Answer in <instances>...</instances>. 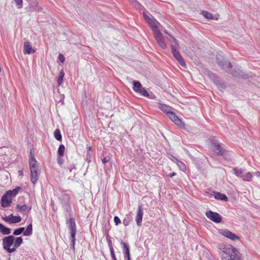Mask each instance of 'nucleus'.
I'll return each mask as SVG.
<instances>
[{"label":"nucleus","mask_w":260,"mask_h":260,"mask_svg":"<svg viewBox=\"0 0 260 260\" xmlns=\"http://www.w3.org/2000/svg\"><path fill=\"white\" fill-rule=\"evenodd\" d=\"M171 156H172V158H171V159L172 160V161H173V162H176V160L175 159V158H176V157H175L174 156H172V155Z\"/></svg>","instance_id":"obj_57"},{"label":"nucleus","mask_w":260,"mask_h":260,"mask_svg":"<svg viewBox=\"0 0 260 260\" xmlns=\"http://www.w3.org/2000/svg\"><path fill=\"white\" fill-rule=\"evenodd\" d=\"M1 233L3 234L7 235L10 233V229H0Z\"/></svg>","instance_id":"obj_44"},{"label":"nucleus","mask_w":260,"mask_h":260,"mask_svg":"<svg viewBox=\"0 0 260 260\" xmlns=\"http://www.w3.org/2000/svg\"><path fill=\"white\" fill-rule=\"evenodd\" d=\"M87 149H88V152H90V151L91 150V146H89L87 147Z\"/></svg>","instance_id":"obj_60"},{"label":"nucleus","mask_w":260,"mask_h":260,"mask_svg":"<svg viewBox=\"0 0 260 260\" xmlns=\"http://www.w3.org/2000/svg\"><path fill=\"white\" fill-rule=\"evenodd\" d=\"M146 97L150 99H155L156 98L155 95L152 92H148V95H147Z\"/></svg>","instance_id":"obj_48"},{"label":"nucleus","mask_w":260,"mask_h":260,"mask_svg":"<svg viewBox=\"0 0 260 260\" xmlns=\"http://www.w3.org/2000/svg\"><path fill=\"white\" fill-rule=\"evenodd\" d=\"M22 242L21 237H18L15 240L13 236L6 237L3 239V248L9 253L13 252L21 245Z\"/></svg>","instance_id":"obj_2"},{"label":"nucleus","mask_w":260,"mask_h":260,"mask_svg":"<svg viewBox=\"0 0 260 260\" xmlns=\"http://www.w3.org/2000/svg\"><path fill=\"white\" fill-rule=\"evenodd\" d=\"M214 198L218 200L228 201V198L225 194H222L220 192L214 191L213 192Z\"/></svg>","instance_id":"obj_15"},{"label":"nucleus","mask_w":260,"mask_h":260,"mask_svg":"<svg viewBox=\"0 0 260 260\" xmlns=\"http://www.w3.org/2000/svg\"><path fill=\"white\" fill-rule=\"evenodd\" d=\"M252 177V174L249 173V172H247L245 174H243L242 176H241V178L244 180V181H249L250 180V179H251Z\"/></svg>","instance_id":"obj_27"},{"label":"nucleus","mask_w":260,"mask_h":260,"mask_svg":"<svg viewBox=\"0 0 260 260\" xmlns=\"http://www.w3.org/2000/svg\"><path fill=\"white\" fill-rule=\"evenodd\" d=\"M133 217L131 214L125 215L124 219H123V224L125 226H128L130 223L132 222Z\"/></svg>","instance_id":"obj_18"},{"label":"nucleus","mask_w":260,"mask_h":260,"mask_svg":"<svg viewBox=\"0 0 260 260\" xmlns=\"http://www.w3.org/2000/svg\"><path fill=\"white\" fill-rule=\"evenodd\" d=\"M65 147L63 144H60L58 147L57 150V154L58 156H63L64 151H65Z\"/></svg>","instance_id":"obj_26"},{"label":"nucleus","mask_w":260,"mask_h":260,"mask_svg":"<svg viewBox=\"0 0 260 260\" xmlns=\"http://www.w3.org/2000/svg\"><path fill=\"white\" fill-rule=\"evenodd\" d=\"M233 171L234 172V174L237 176L241 178L242 175H243V171L242 169H237L236 168H234L233 169Z\"/></svg>","instance_id":"obj_31"},{"label":"nucleus","mask_w":260,"mask_h":260,"mask_svg":"<svg viewBox=\"0 0 260 260\" xmlns=\"http://www.w3.org/2000/svg\"><path fill=\"white\" fill-rule=\"evenodd\" d=\"M219 249L220 256L222 260H242L240 252L231 245L220 244Z\"/></svg>","instance_id":"obj_1"},{"label":"nucleus","mask_w":260,"mask_h":260,"mask_svg":"<svg viewBox=\"0 0 260 260\" xmlns=\"http://www.w3.org/2000/svg\"><path fill=\"white\" fill-rule=\"evenodd\" d=\"M32 229H26V230H24L23 232H22L23 235L26 236H30L32 234Z\"/></svg>","instance_id":"obj_36"},{"label":"nucleus","mask_w":260,"mask_h":260,"mask_svg":"<svg viewBox=\"0 0 260 260\" xmlns=\"http://www.w3.org/2000/svg\"><path fill=\"white\" fill-rule=\"evenodd\" d=\"M142 91V89L140 88V89H139L137 91H136V92H137L140 94L141 93Z\"/></svg>","instance_id":"obj_58"},{"label":"nucleus","mask_w":260,"mask_h":260,"mask_svg":"<svg viewBox=\"0 0 260 260\" xmlns=\"http://www.w3.org/2000/svg\"><path fill=\"white\" fill-rule=\"evenodd\" d=\"M121 244L123 246L124 251H129V247L126 244H125V243H122Z\"/></svg>","instance_id":"obj_50"},{"label":"nucleus","mask_w":260,"mask_h":260,"mask_svg":"<svg viewBox=\"0 0 260 260\" xmlns=\"http://www.w3.org/2000/svg\"><path fill=\"white\" fill-rule=\"evenodd\" d=\"M114 222H115L116 225H118L121 222V220H120V218L118 216H115L114 217Z\"/></svg>","instance_id":"obj_47"},{"label":"nucleus","mask_w":260,"mask_h":260,"mask_svg":"<svg viewBox=\"0 0 260 260\" xmlns=\"http://www.w3.org/2000/svg\"><path fill=\"white\" fill-rule=\"evenodd\" d=\"M35 52V50L32 49L31 45L29 41H25L24 43L23 53L24 54H30Z\"/></svg>","instance_id":"obj_13"},{"label":"nucleus","mask_w":260,"mask_h":260,"mask_svg":"<svg viewBox=\"0 0 260 260\" xmlns=\"http://www.w3.org/2000/svg\"><path fill=\"white\" fill-rule=\"evenodd\" d=\"M110 159V157L109 156H107L104 157L103 158H102V161L103 164H105L106 163L109 162Z\"/></svg>","instance_id":"obj_43"},{"label":"nucleus","mask_w":260,"mask_h":260,"mask_svg":"<svg viewBox=\"0 0 260 260\" xmlns=\"http://www.w3.org/2000/svg\"><path fill=\"white\" fill-rule=\"evenodd\" d=\"M229 73L233 76L238 78L246 79L247 78V75L245 74L239 68L235 67L234 69L232 68L231 71Z\"/></svg>","instance_id":"obj_10"},{"label":"nucleus","mask_w":260,"mask_h":260,"mask_svg":"<svg viewBox=\"0 0 260 260\" xmlns=\"http://www.w3.org/2000/svg\"><path fill=\"white\" fill-rule=\"evenodd\" d=\"M58 59L62 63H63L64 61V60H65V58H64V56L62 54H59L58 55Z\"/></svg>","instance_id":"obj_49"},{"label":"nucleus","mask_w":260,"mask_h":260,"mask_svg":"<svg viewBox=\"0 0 260 260\" xmlns=\"http://www.w3.org/2000/svg\"><path fill=\"white\" fill-rule=\"evenodd\" d=\"M222 52H218L216 55V60L218 65L226 72L230 73L233 67L232 64L224 58Z\"/></svg>","instance_id":"obj_3"},{"label":"nucleus","mask_w":260,"mask_h":260,"mask_svg":"<svg viewBox=\"0 0 260 260\" xmlns=\"http://www.w3.org/2000/svg\"><path fill=\"white\" fill-rule=\"evenodd\" d=\"M176 175V173H175V172H173L172 173L170 174L169 175V176L170 177L172 178V177H173L175 176Z\"/></svg>","instance_id":"obj_54"},{"label":"nucleus","mask_w":260,"mask_h":260,"mask_svg":"<svg viewBox=\"0 0 260 260\" xmlns=\"http://www.w3.org/2000/svg\"><path fill=\"white\" fill-rule=\"evenodd\" d=\"M211 149L217 155L223 156L226 153V150L221 147L220 144L213 141L211 144Z\"/></svg>","instance_id":"obj_4"},{"label":"nucleus","mask_w":260,"mask_h":260,"mask_svg":"<svg viewBox=\"0 0 260 260\" xmlns=\"http://www.w3.org/2000/svg\"><path fill=\"white\" fill-rule=\"evenodd\" d=\"M177 60L182 67L184 68L186 67V63L182 56L180 57V58L179 59H178Z\"/></svg>","instance_id":"obj_38"},{"label":"nucleus","mask_w":260,"mask_h":260,"mask_svg":"<svg viewBox=\"0 0 260 260\" xmlns=\"http://www.w3.org/2000/svg\"><path fill=\"white\" fill-rule=\"evenodd\" d=\"M63 208L67 212H70L71 210V208L70 205L68 204V203H64L63 205Z\"/></svg>","instance_id":"obj_37"},{"label":"nucleus","mask_w":260,"mask_h":260,"mask_svg":"<svg viewBox=\"0 0 260 260\" xmlns=\"http://www.w3.org/2000/svg\"><path fill=\"white\" fill-rule=\"evenodd\" d=\"M126 259L127 260H131V257L126 258Z\"/></svg>","instance_id":"obj_64"},{"label":"nucleus","mask_w":260,"mask_h":260,"mask_svg":"<svg viewBox=\"0 0 260 260\" xmlns=\"http://www.w3.org/2000/svg\"><path fill=\"white\" fill-rule=\"evenodd\" d=\"M154 36L159 47L163 49H165L167 45L163 39L161 32L160 31H156Z\"/></svg>","instance_id":"obj_11"},{"label":"nucleus","mask_w":260,"mask_h":260,"mask_svg":"<svg viewBox=\"0 0 260 260\" xmlns=\"http://www.w3.org/2000/svg\"><path fill=\"white\" fill-rule=\"evenodd\" d=\"M131 4L134 6H136L138 5V6H141L143 7V6L141 5L137 0H129Z\"/></svg>","instance_id":"obj_39"},{"label":"nucleus","mask_w":260,"mask_h":260,"mask_svg":"<svg viewBox=\"0 0 260 260\" xmlns=\"http://www.w3.org/2000/svg\"><path fill=\"white\" fill-rule=\"evenodd\" d=\"M104 222L105 223V228H107V224H108V225H109V222L108 221V220H105Z\"/></svg>","instance_id":"obj_56"},{"label":"nucleus","mask_w":260,"mask_h":260,"mask_svg":"<svg viewBox=\"0 0 260 260\" xmlns=\"http://www.w3.org/2000/svg\"><path fill=\"white\" fill-rule=\"evenodd\" d=\"M29 168L30 170V172L35 171H39L38 164H30Z\"/></svg>","instance_id":"obj_34"},{"label":"nucleus","mask_w":260,"mask_h":260,"mask_svg":"<svg viewBox=\"0 0 260 260\" xmlns=\"http://www.w3.org/2000/svg\"><path fill=\"white\" fill-rule=\"evenodd\" d=\"M21 189V187L20 186H17L16 187V188H14L12 190H9L8 191H7V194H9V195L12 197V198L15 197L18 191Z\"/></svg>","instance_id":"obj_21"},{"label":"nucleus","mask_w":260,"mask_h":260,"mask_svg":"<svg viewBox=\"0 0 260 260\" xmlns=\"http://www.w3.org/2000/svg\"><path fill=\"white\" fill-rule=\"evenodd\" d=\"M158 107L160 110L165 113L167 116L172 111L171 108L166 104L158 103Z\"/></svg>","instance_id":"obj_16"},{"label":"nucleus","mask_w":260,"mask_h":260,"mask_svg":"<svg viewBox=\"0 0 260 260\" xmlns=\"http://www.w3.org/2000/svg\"><path fill=\"white\" fill-rule=\"evenodd\" d=\"M39 171H35L30 172L31 181L34 184H35L38 180Z\"/></svg>","instance_id":"obj_19"},{"label":"nucleus","mask_w":260,"mask_h":260,"mask_svg":"<svg viewBox=\"0 0 260 260\" xmlns=\"http://www.w3.org/2000/svg\"><path fill=\"white\" fill-rule=\"evenodd\" d=\"M207 217L215 223H220L222 220V217L217 212L208 211L206 213Z\"/></svg>","instance_id":"obj_6"},{"label":"nucleus","mask_w":260,"mask_h":260,"mask_svg":"<svg viewBox=\"0 0 260 260\" xmlns=\"http://www.w3.org/2000/svg\"><path fill=\"white\" fill-rule=\"evenodd\" d=\"M0 228H7V227L5 226V225H4L3 224H2V223H0Z\"/></svg>","instance_id":"obj_61"},{"label":"nucleus","mask_w":260,"mask_h":260,"mask_svg":"<svg viewBox=\"0 0 260 260\" xmlns=\"http://www.w3.org/2000/svg\"><path fill=\"white\" fill-rule=\"evenodd\" d=\"M142 89V91L140 94L145 97H146L147 95H148V92L144 87H143Z\"/></svg>","instance_id":"obj_51"},{"label":"nucleus","mask_w":260,"mask_h":260,"mask_svg":"<svg viewBox=\"0 0 260 260\" xmlns=\"http://www.w3.org/2000/svg\"><path fill=\"white\" fill-rule=\"evenodd\" d=\"M54 136L57 141H61L62 136L61 135L60 131L58 128H57L55 130L54 132Z\"/></svg>","instance_id":"obj_25"},{"label":"nucleus","mask_w":260,"mask_h":260,"mask_svg":"<svg viewBox=\"0 0 260 260\" xmlns=\"http://www.w3.org/2000/svg\"><path fill=\"white\" fill-rule=\"evenodd\" d=\"M69 170H70V172H71L72 169H76V167H75V165H72V166H71V168H69Z\"/></svg>","instance_id":"obj_55"},{"label":"nucleus","mask_w":260,"mask_h":260,"mask_svg":"<svg viewBox=\"0 0 260 260\" xmlns=\"http://www.w3.org/2000/svg\"><path fill=\"white\" fill-rule=\"evenodd\" d=\"M62 157L63 156H58L57 161L59 165H61L64 162V159L62 158Z\"/></svg>","instance_id":"obj_46"},{"label":"nucleus","mask_w":260,"mask_h":260,"mask_svg":"<svg viewBox=\"0 0 260 260\" xmlns=\"http://www.w3.org/2000/svg\"><path fill=\"white\" fill-rule=\"evenodd\" d=\"M110 253H111V255L112 259L113 260H117L115 255L114 250L113 247L112 245V243H111V242H110Z\"/></svg>","instance_id":"obj_33"},{"label":"nucleus","mask_w":260,"mask_h":260,"mask_svg":"<svg viewBox=\"0 0 260 260\" xmlns=\"http://www.w3.org/2000/svg\"><path fill=\"white\" fill-rule=\"evenodd\" d=\"M175 159L176 160V164L180 169L182 171H184L186 170L185 164L183 162L179 160L177 158H175Z\"/></svg>","instance_id":"obj_30"},{"label":"nucleus","mask_w":260,"mask_h":260,"mask_svg":"<svg viewBox=\"0 0 260 260\" xmlns=\"http://www.w3.org/2000/svg\"><path fill=\"white\" fill-rule=\"evenodd\" d=\"M12 202V197L6 191L1 198V203L2 207L7 208L10 206Z\"/></svg>","instance_id":"obj_7"},{"label":"nucleus","mask_w":260,"mask_h":260,"mask_svg":"<svg viewBox=\"0 0 260 260\" xmlns=\"http://www.w3.org/2000/svg\"><path fill=\"white\" fill-rule=\"evenodd\" d=\"M29 3V7L33 9H36L38 7V3L37 0H29L28 1Z\"/></svg>","instance_id":"obj_32"},{"label":"nucleus","mask_w":260,"mask_h":260,"mask_svg":"<svg viewBox=\"0 0 260 260\" xmlns=\"http://www.w3.org/2000/svg\"><path fill=\"white\" fill-rule=\"evenodd\" d=\"M26 228H32L31 224H29V225H28Z\"/></svg>","instance_id":"obj_62"},{"label":"nucleus","mask_w":260,"mask_h":260,"mask_svg":"<svg viewBox=\"0 0 260 260\" xmlns=\"http://www.w3.org/2000/svg\"><path fill=\"white\" fill-rule=\"evenodd\" d=\"M91 155L90 152L87 151L86 154L85 159L89 163L91 161Z\"/></svg>","instance_id":"obj_40"},{"label":"nucleus","mask_w":260,"mask_h":260,"mask_svg":"<svg viewBox=\"0 0 260 260\" xmlns=\"http://www.w3.org/2000/svg\"><path fill=\"white\" fill-rule=\"evenodd\" d=\"M212 76L213 77L214 82L217 85L219 84V80L218 77L215 74H213Z\"/></svg>","instance_id":"obj_45"},{"label":"nucleus","mask_w":260,"mask_h":260,"mask_svg":"<svg viewBox=\"0 0 260 260\" xmlns=\"http://www.w3.org/2000/svg\"><path fill=\"white\" fill-rule=\"evenodd\" d=\"M133 89L135 92L137 91L140 88L142 89L143 88L141 83L138 81H133Z\"/></svg>","instance_id":"obj_23"},{"label":"nucleus","mask_w":260,"mask_h":260,"mask_svg":"<svg viewBox=\"0 0 260 260\" xmlns=\"http://www.w3.org/2000/svg\"><path fill=\"white\" fill-rule=\"evenodd\" d=\"M16 209L19 212H23L28 209V207L25 204L23 205H17L16 206Z\"/></svg>","instance_id":"obj_29"},{"label":"nucleus","mask_w":260,"mask_h":260,"mask_svg":"<svg viewBox=\"0 0 260 260\" xmlns=\"http://www.w3.org/2000/svg\"><path fill=\"white\" fill-rule=\"evenodd\" d=\"M169 118L175 124L179 126L181 128L184 127L185 124L181 119L179 118L175 113L172 111L167 115Z\"/></svg>","instance_id":"obj_5"},{"label":"nucleus","mask_w":260,"mask_h":260,"mask_svg":"<svg viewBox=\"0 0 260 260\" xmlns=\"http://www.w3.org/2000/svg\"><path fill=\"white\" fill-rule=\"evenodd\" d=\"M124 257L125 258L130 257L129 251H124Z\"/></svg>","instance_id":"obj_53"},{"label":"nucleus","mask_w":260,"mask_h":260,"mask_svg":"<svg viewBox=\"0 0 260 260\" xmlns=\"http://www.w3.org/2000/svg\"><path fill=\"white\" fill-rule=\"evenodd\" d=\"M172 38L174 41V43L171 45V51L173 56L176 60H177L178 59H179L182 56L178 50L179 45L177 42V40L174 38Z\"/></svg>","instance_id":"obj_8"},{"label":"nucleus","mask_w":260,"mask_h":260,"mask_svg":"<svg viewBox=\"0 0 260 260\" xmlns=\"http://www.w3.org/2000/svg\"><path fill=\"white\" fill-rule=\"evenodd\" d=\"M147 23L149 24V26L152 28V30L153 32V35H155V32H156V31H159L158 29V27L157 25L158 22L155 19H151L150 21H149Z\"/></svg>","instance_id":"obj_17"},{"label":"nucleus","mask_w":260,"mask_h":260,"mask_svg":"<svg viewBox=\"0 0 260 260\" xmlns=\"http://www.w3.org/2000/svg\"><path fill=\"white\" fill-rule=\"evenodd\" d=\"M219 233L223 235V236L233 240V241H236L239 240V237L237 236L235 234L231 232L230 231L224 229H220L219 230Z\"/></svg>","instance_id":"obj_9"},{"label":"nucleus","mask_w":260,"mask_h":260,"mask_svg":"<svg viewBox=\"0 0 260 260\" xmlns=\"http://www.w3.org/2000/svg\"><path fill=\"white\" fill-rule=\"evenodd\" d=\"M67 224L68 228H75V220L74 218H70L67 221Z\"/></svg>","instance_id":"obj_28"},{"label":"nucleus","mask_w":260,"mask_h":260,"mask_svg":"<svg viewBox=\"0 0 260 260\" xmlns=\"http://www.w3.org/2000/svg\"><path fill=\"white\" fill-rule=\"evenodd\" d=\"M24 230L25 229H18L14 232L13 234L15 235H19L21 234Z\"/></svg>","instance_id":"obj_41"},{"label":"nucleus","mask_w":260,"mask_h":260,"mask_svg":"<svg viewBox=\"0 0 260 260\" xmlns=\"http://www.w3.org/2000/svg\"><path fill=\"white\" fill-rule=\"evenodd\" d=\"M143 215V212L142 210V207L141 205H139L138 208L137 214L136 217V220L138 226H140L141 224Z\"/></svg>","instance_id":"obj_14"},{"label":"nucleus","mask_w":260,"mask_h":260,"mask_svg":"<svg viewBox=\"0 0 260 260\" xmlns=\"http://www.w3.org/2000/svg\"><path fill=\"white\" fill-rule=\"evenodd\" d=\"M32 155H34V154H33V151H32V150H30V156H32Z\"/></svg>","instance_id":"obj_59"},{"label":"nucleus","mask_w":260,"mask_h":260,"mask_svg":"<svg viewBox=\"0 0 260 260\" xmlns=\"http://www.w3.org/2000/svg\"><path fill=\"white\" fill-rule=\"evenodd\" d=\"M30 164H38V162L35 158V155L29 156V165Z\"/></svg>","instance_id":"obj_35"},{"label":"nucleus","mask_w":260,"mask_h":260,"mask_svg":"<svg viewBox=\"0 0 260 260\" xmlns=\"http://www.w3.org/2000/svg\"><path fill=\"white\" fill-rule=\"evenodd\" d=\"M18 9L22 8V0H14Z\"/></svg>","instance_id":"obj_42"},{"label":"nucleus","mask_w":260,"mask_h":260,"mask_svg":"<svg viewBox=\"0 0 260 260\" xmlns=\"http://www.w3.org/2000/svg\"><path fill=\"white\" fill-rule=\"evenodd\" d=\"M4 220L9 223H16L19 222L21 220V218L19 216H13L11 214L4 217Z\"/></svg>","instance_id":"obj_12"},{"label":"nucleus","mask_w":260,"mask_h":260,"mask_svg":"<svg viewBox=\"0 0 260 260\" xmlns=\"http://www.w3.org/2000/svg\"><path fill=\"white\" fill-rule=\"evenodd\" d=\"M202 14L206 18L209 20H217L218 19L217 18H215L212 13L206 11H203L202 12Z\"/></svg>","instance_id":"obj_20"},{"label":"nucleus","mask_w":260,"mask_h":260,"mask_svg":"<svg viewBox=\"0 0 260 260\" xmlns=\"http://www.w3.org/2000/svg\"><path fill=\"white\" fill-rule=\"evenodd\" d=\"M71 239L72 243V246L74 249L75 235H76V229H71L70 231Z\"/></svg>","instance_id":"obj_24"},{"label":"nucleus","mask_w":260,"mask_h":260,"mask_svg":"<svg viewBox=\"0 0 260 260\" xmlns=\"http://www.w3.org/2000/svg\"><path fill=\"white\" fill-rule=\"evenodd\" d=\"M143 17L145 21L148 23L150 20L151 19L149 17L146 15V14L145 12H143Z\"/></svg>","instance_id":"obj_52"},{"label":"nucleus","mask_w":260,"mask_h":260,"mask_svg":"<svg viewBox=\"0 0 260 260\" xmlns=\"http://www.w3.org/2000/svg\"><path fill=\"white\" fill-rule=\"evenodd\" d=\"M64 76V73L63 70L61 69L60 70V71L59 72V75H58L57 80V84H58V86H60L62 84V83L63 82V79Z\"/></svg>","instance_id":"obj_22"},{"label":"nucleus","mask_w":260,"mask_h":260,"mask_svg":"<svg viewBox=\"0 0 260 260\" xmlns=\"http://www.w3.org/2000/svg\"><path fill=\"white\" fill-rule=\"evenodd\" d=\"M139 7V8L140 9V10H142L144 9V7L143 6V7H141V6H138Z\"/></svg>","instance_id":"obj_63"}]
</instances>
